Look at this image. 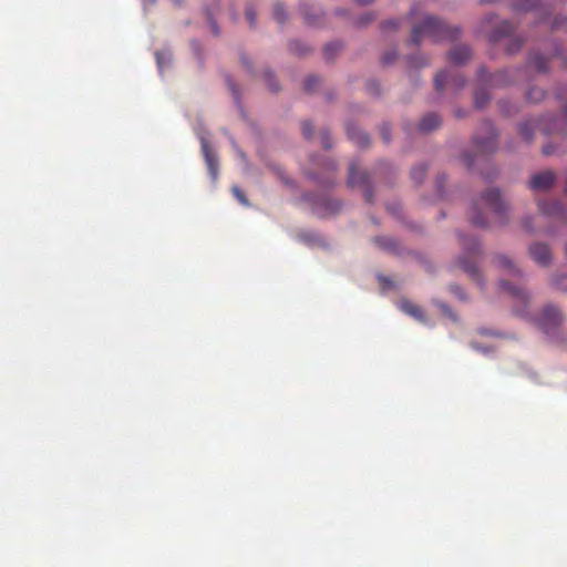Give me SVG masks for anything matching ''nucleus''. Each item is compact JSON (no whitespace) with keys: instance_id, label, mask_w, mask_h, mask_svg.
Masks as SVG:
<instances>
[{"instance_id":"obj_1","label":"nucleus","mask_w":567,"mask_h":567,"mask_svg":"<svg viewBox=\"0 0 567 567\" xmlns=\"http://www.w3.org/2000/svg\"><path fill=\"white\" fill-rule=\"evenodd\" d=\"M483 209L491 212L499 225H504L508 220V207L502 199L498 189H487L480 198L473 202L467 213L468 220L474 226L486 228L491 223L485 217Z\"/></svg>"},{"instance_id":"obj_2","label":"nucleus","mask_w":567,"mask_h":567,"mask_svg":"<svg viewBox=\"0 0 567 567\" xmlns=\"http://www.w3.org/2000/svg\"><path fill=\"white\" fill-rule=\"evenodd\" d=\"M460 34V29L450 27L435 17L429 16L419 25L412 30L410 42L414 45H420L423 39L429 38L433 42H441L444 40H454Z\"/></svg>"},{"instance_id":"obj_3","label":"nucleus","mask_w":567,"mask_h":567,"mask_svg":"<svg viewBox=\"0 0 567 567\" xmlns=\"http://www.w3.org/2000/svg\"><path fill=\"white\" fill-rule=\"evenodd\" d=\"M473 143L477 152L475 156L472 157L467 153L463 154V162L468 168H472L478 161H485L486 155L496 150V133L489 121L482 123L481 133L474 136Z\"/></svg>"},{"instance_id":"obj_4","label":"nucleus","mask_w":567,"mask_h":567,"mask_svg":"<svg viewBox=\"0 0 567 567\" xmlns=\"http://www.w3.org/2000/svg\"><path fill=\"white\" fill-rule=\"evenodd\" d=\"M544 121H540L539 123H536L534 121H527L519 125V134L520 136L526 141L530 142L535 131L540 128L544 131L547 135H554L556 133H566L567 127V107L564 110V114L560 118H554L550 124L545 125L543 123Z\"/></svg>"},{"instance_id":"obj_5","label":"nucleus","mask_w":567,"mask_h":567,"mask_svg":"<svg viewBox=\"0 0 567 567\" xmlns=\"http://www.w3.org/2000/svg\"><path fill=\"white\" fill-rule=\"evenodd\" d=\"M499 287L503 290L507 291L515 299L516 303L514 306V310H515L516 315L520 316L523 318H528L529 317V313L527 311V306H528V301H529L528 293L524 289H522L517 286H514L504 279L499 280Z\"/></svg>"},{"instance_id":"obj_6","label":"nucleus","mask_w":567,"mask_h":567,"mask_svg":"<svg viewBox=\"0 0 567 567\" xmlns=\"http://www.w3.org/2000/svg\"><path fill=\"white\" fill-rule=\"evenodd\" d=\"M536 322L546 334H550L554 333L563 322V316L556 307L547 306L543 309Z\"/></svg>"},{"instance_id":"obj_7","label":"nucleus","mask_w":567,"mask_h":567,"mask_svg":"<svg viewBox=\"0 0 567 567\" xmlns=\"http://www.w3.org/2000/svg\"><path fill=\"white\" fill-rule=\"evenodd\" d=\"M465 85V79L461 74L447 70L439 72L434 78L435 90L441 93L445 86L458 91Z\"/></svg>"},{"instance_id":"obj_8","label":"nucleus","mask_w":567,"mask_h":567,"mask_svg":"<svg viewBox=\"0 0 567 567\" xmlns=\"http://www.w3.org/2000/svg\"><path fill=\"white\" fill-rule=\"evenodd\" d=\"M477 79L482 84L489 86L507 85L515 81L513 75H509L508 71H499L494 74H488L485 69H480Z\"/></svg>"},{"instance_id":"obj_9","label":"nucleus","mask_w":567,"mask_h":567,"mask_svg":"<svg viewBox=\"0 0 567 567\" xmlns=\"http://www.w3.org/2000/svg\"><path fill=\"white\" fill-rule=\"evenodd\" d=\"M348 184L351 187L354 186H362L368 187L369 186V176L365 172H359L358 165L355 163H351L349 167V178ZM365 199L369 203H372V192L370 188L365 189Z\"/></svg>"},{"instance_id":"obj_10","label":"nucleus","mask_w":567,"mask_h":567,"mask_svg":"<svg viewBox=\"0 0 567 567\" xmlns=\"http://www.w3.org/2000/svg\"><path fill=\"white\" fill-rule=\"evenodd\" d=\"M538 208L542 214L567 221V213L559 200H539Z\"/></svg>"},{"instance_id":"obj_11","label":"nucleus","mask_w":567,"mask_h":567,"mask_svg":"<svg viewBox=\"0 0 567 567\" xmlns=\"http://www.w3.org/2000/svg\"><path fill=\"white\" fill-rule=\"evenodd\" d=\"M556 175L551 171L534 174L529 181L533 190H548L555 183Z\"/></svg>"},{"instance_id":"obj_12","label":"nucleus","mask_w":567,"mask_h":567,"mask_svg":"<svg viewBox=\"0 0 567 567\" xmlns=\"http://www.w3.org/2000/svg\"><path fill=\"white\" fill-rule=\"evenodd\" d=\"M529 256L538 265L546 267L551 261V254L549 247L545 244H534L529 247Z\"/></svg>"},{"instance_id":"obj_13","label":"nucleus","mask_w":567,"mask_h":567,"mask_svg":"<svg viewBox=\"0 0 567 567\" xmlns=\"http://www.w3.org/2000/svg\"><path fill=\"white\" fill-rule=\"evenodd\" d=\"M202 151L208 167V172L212 178L216 179L218 175V159L217 156L210 150L208 142L204 138L202 140Z\"/></svg>"},{"instance_id":"obj_14","label":"nucleus","mask_w":567,"mask_h":567,"mask_svg":"<svg viewBox=\"0 0 567 567\" xmlns=\"http://www.w3.org/2000/svg\"><path fill=\"white\" fill-rule=\"evenodd\" d=\"M516 27L508 20H503L497 28L488 34V41L492 43L498 42L505 37L514 33Z\"/></svg>"},{"instance_id":"obj_15","label":"nucleus","mask_w":567,"mask_h":567,"mask_svg":"<svg viewBox=\"0 0 567 567\" xmlns=\"http://www.w3.org/2000/svg\"><path fill=\"white\" fill-rule=\"evenodd\" d=\"M341 207V204L337 199L322 198L316 204L315 209L318 215L326 217L328 215L337 213Z\"/></svg>"},{"instance_id":"obj_16","label":"nucleus","mask_w":567,"mask_h":567,"mask_svg":"<svg viewBox=\"0 0 567 567\" xmlns=\"http://www.w3.org/2000/svg\"><path fill=\"white\" fill-rule=\"evenodd\" d=\"M449 60L451 63L461 65L472 56V51L467 45H457L449 51Z\"/></svg>"},{"instance_id":"obj_17","label":"nucleus","mask_w":567,"mask_h":567,"mask_svg":"<svg viewBox=\"0 0 567 567\" xmlns=\"http://www.w3.org/2000/svg\"><path fill=\"white\" fill-rule=\"evenodd\" d=\"M441 116L436 113H429L422 117L417 125V130L422 133H429L441 125Z\"/></svg>"},{"instance_id":"obj_18","label":"nucleus","mask_w":567,"mask_h":567,"mask_svg":"<svg viewBox=\"0 0 567 567\" xmlns=\"http://www.w3.org/2000/svg\"><path fill=\"white\" fill-rule=\"evenodd\" d=\"M399 308L401 311L411 316L412 318H414L415 320H417L420 322L426 321L424 311L419 306H416L415 303H413L409 300H402L399 305Z\"/></svg>"},{"instance_id":"obj_19","label":"nucleus","mask_w":567,"mask_h":567,"mask_svg":"<svg viewBox=\"0 0 567 567\" xmlns=\"http://www.w3.org/2000/svg\"><path fill=\"white\" fill-rule=\"evenodd\" d=\"M549 58L539 53H533L528 58V66L533 68L539 73H545L548 70Z\"/></svg>"},{"instance_id":"obj_20","label":"nucleus","mask_w":567,"mask_h":567,"mask_svg":"<svg viewBox=\"0 0 567 567\" xmlns=\"http://www.w3.org/2000/svg\"><path fill=\"white\" fill-rule=\"evenodd\" d=\"M347 134L359 147H367L370 143L369 136L363 131L352 125L347 127Z\"/></svg>"},{"instance_id":"obj_21","label":"nucleus","mask_w":567,"mask_h":567,"mask_svg":"<svg viewBox=\"0 0 567 567\" xmlns=\"http://www.w3.org/2000/svg\"><path fill=\"white\" fill-rule=\"evenodd\" d=\"M494 262L496 264V266L499 269L506 271L511 276H514V277H520L522 276L520 270L506 256H497V257H495Z\"/></svg>"},{"instance_id":"obj_22","label":"nucleus","mask_w":567,"mask_h":567,"mask_svg":"<svg viewBox=\"0 0 567 567\" xmlns=\"http://www.w3.org/2000/svg\"><path fill=\"white\" fill-rule=\"evenodd\" d=\"M460 266L461 268L468 274L472 280L477 282L478 285H482V275L478 271L477 267L474 262L467 260L466 258H460Z\"/></svg>"},{"instance_id":"obj_23","label":"nucleus","mask_w":567,"mask_h":567,"mask_svg":"<svg viewBox=\"0 0 567 567\" xmlns=\"http://www.w3.org/2000/svg\"><path fill=\"white\" fill-rule=\"evenodd\" d=\"M542 4V0H516L513 10L516 12H528L537 10Z\"/></svg>"},{"instance_id":"obj_24","label":"nucleus","mask_w":567,"mask_h":567,"mask_svg":"<svg viewBox=\"0 0 567 567\" xmlns=\"http://www.w3.org/2000/svg\"><path fill=\"white\" fill-rule=\"evenodd\" d=\"M489 102V95L483 87H478L474 93V103L477 109H483Z\"/></svg>"},{"instance_id":"obj_25","label":"nucleus","mask_w":567,"mask_h":567,"mask_svg":"<svg viewBox=\"0 0 567 567\" xmlns=\"http://www.w3.org/2000/svg\"><path fill=\"white\" fill-rule=\"evenodd\" d=\"M462 245L470 255H476L481 251L480 243L475 238H462Z\"/></svg>"},{"instance_id":"obj_26","label":"nucleus","mask_w":567,"mask_h":567,"mask_svg":"<svg viewBox=\"0 0 567 567\" xmlns=\"http://www.w3.org/2000/svg\"><path fill=\"white\" fill-rule=\"evenodd\" d=\"M425 173H426V166H424V165L415 166L411 171V177L416 184H420L424 179Z\"/></svg>"},{"instance_id":"obj_27","label":"nucleus","mask_w":567,"mask_h":567,"mask_svg":"<svg viewBox=\"0 0 567 567\" xmlns=\"http://www.w3.org/2000/svg\"><path fill=\"white\" fill-rule=\"evenodd\" d=\"M526 96L528 101L537 103L544 99L545 92L540 89L533 87L527 92Z\"/></svg>"},{"instance_id":"obj_28","label":"nucleus","mask_w":567,"mask_h":567,"mask_svg":"<svg viewBox=\"0 0 567 567\" xmlns=\"http://www.w3.org/2000/svg\"><path fill=\"white\" fill-rule=\"evenodd\" d=\"M523 40L520 38H513L509 42V44L506 47V52L508 54H514L516 52H518L523 45Z\"/></svg>"},{"instance_id":"obj_29","label":"nucleus","mask_w":567,"mask_h":567,"mask_svg":"<svg viewBox=\"0 0 567 567\" xmlns=\"http://www.w3.org/2000/svg\"><path fill=\"white\" fill-rule=\"evenodd\" d=\"M341 50V44L340 43H329L324 47V50H323V53H324V56L330 60L332 59L333 54H336L337 52H339Z\"/></svg>"},{"instance_id":"obj_30","label":"nucleus","mask_w":567,"mask_h":567,"mask_svg":"<svg viewBox=\"0 0 567 567\" xmlns=\"http://www.w3.org/2000/svg\"><path fill=\"white\" fill-rule=\"evenodd\" d=\"M320 79L315 75H310L305 81V90L307 92H313L316 87L319 85Z\"/></svg>"},{"instance_id":"obj_31","label":"nucleus","mask_w":567,"mask_h":567,"mask_svg":"<svg viewBox=\"0 0 567 567\" xmlns=\"http://www.w3.org/2000/svg\"><path fill=\"white\" fill-rule=\"evenodd\" d=\"M551 285L557 289L567 290V275L554 277Z\"/></svg>"},{"instance_id":"obj_32","label":"nucleus","mask_w":567,"mask_h":567,"mask_svg":"<svg viewBox=\"0 0 567 567\" xmlns=\"http://www.w3.org/2000/svg\"><path fill=\"white\" fill-rule=\"evenodd\" d=\"M274 18L281 24L286 20V12L281 4H276L274 7Z\"/></svg>"},{"instance_id":"obj_33","label":"nucleus","mask_w":567,"mask_h":567,"mask_svg":"<svg viewBox=\"0 0 567 567\" xmlns=\"http://www.w3.org/2000/svg\"><path fill=\"white\" fill-rule=\"evenodd\" d=\"M231 192H233L234 196L238 199V202L240 204H243L244 206H248L249 205L248 199H247L245 193L238 186H234L231 188Z\"/></svg>"},{"instance_id":"obj_34","label":"nucleus","mask_w":567,"mask_h":567,"mask_svg":"<svg viewBox=\"0 0 567 567\" xmlns=\"http://www.w3.org/2000/svg\"><path fill=\"white\" fill-rule=\"evenodd\" d=\"M553 30L565 29L567 31V17L555 18L551 24Z\"/></svg>"},{"instance_id":"obj_35","label":"nucleus","mask_w":567,"mask_h":567,"mask_svg":"<svg viewBox=\"0 0 567 567\" xmlns=\"http://www.w3.org/2000/svg\"><path fill=\"white\" fill-rule=\"evenodd\" d=\"M265 80H266V83L268 85V87L272 91V92H277L278 91V84L276 82V79L275 76L270 73V72H266L265 73Z\"/></svg>"},{"instance_id":"obj_36","label":"nucleus","mask_w":567,"mask_h":567,"mask_svg":"<svg viewBox=\"0 0 567 567\" xmlns=\"http://www.w3.org/2000/svg\"><path fill=\"white\" fill-rule=\"evenodd\" d=\"M498 105L501 112L505 115H512L514 112H516V107L507 102L501 101Z\"/></svg>"},{"instance_id":"obj_37","label":"nucleus","mask_w":567,"mask_h":567,"mask_svg":"<svg viewBox=\"0 0 567 567\" xmlns=\"http://www.w3.org/2000/svg\"><path fill=\"white\" fill-rule=\"evenodd\" d=\"M301 131L306 138H308V140L311 138L312 133H313V127L310 122L303 121L301 124Z\"/></svg>"},{"instance_id":"obj_38","label":"nucleus","mask_w":567,"mask_h":567,"mask_svg":"<svg viewBox=\"0 0 567 567\" xmlns=\"http://www.w3.org/2000/svg\"><path fill=\"white\" fill-rule=\"evenodd\" d=\"M399 24H400V21L396 19L386 20L382 23V30L386 31V30L391 29V30L395 31V30H398Z\"/></svg>"},{"instance_id":"obj_39","label":"nucleus","mask_w":567,"mask_h":567,"mask_svg":"<svg viewBox=\"0 0 567 567\" xmlns=\"http://www.w3.org/2000/svg\"><path fill=\"white\" fill-rule=\"evenodd\" d=\"M395 59H396V52L391 51V52H386L383 54L381 62L383 65H388V64L392 63Z\"/></svg>"},{"instance_id":"obj_40","label":"nucleus","mask_w":567,"mask_h":567,"mask_svg":"<svg viewBox=\"0 0 567 567\" xmlns=\"http://www.w3.org/2000/svg\"><path fill=\"white\" fill-rule=\"evenodd\" d=\"M246 18L250 24V27H255L256 24V13L252 8L248 7L246 9Z\"/></svg>"},{"instance_id":"obj_41","label":"nucleus","mask_w":567,"mask_h":567,"mask_svg":"<svg viewBox=\"0 0 567 567\" xmlns=\"http://www.w3.org/2000/svg\"><path fill=\"white\" fill-rule=\"evenodd\" d=\"M367 89H368V91H369L370 93H372V94L379 95V93H380V92H379V84H378V82H377V81H372V80H371V81H369V82L367 83Z\"/></svg>"},{"instance_id":"obj_42","label":"nucleus","mask_w":567,"mask_h":567,"mask_svg":"<svg viewBox=\"0 0 567 567\" xmlns=\"http://www.w3.org/2000/svg\"><path fill=\"white\" fill-rule=\"evenodd\" d=\"M321 143L324 148H330L332 146L331 137L328 132L321 133Z\"/></svg>"},{"instance_id":"obj_43","label":"nucleus","mask_w":567,"mask_h":567,"mask_svg":"<svg viewBox=\"0 0 567 567\" xmlns=\"http://www.w3.org/2000/svg\"><path fill=\"white\" fill-rule=\"evenodd\" d=\"M375 243L384 248H391L393 246V240L390 238H375Z\"/></svg>"},{"instance_id":"obj_44","label":"nucleus","mask_w":567,"mask_h":567,"mask_svg":"<svg viewBox=\"0 0 567 567\" xmlns=\"http://www.w3.org/2000/svg\"><path fill=\"white\" fill-rule=\"evenodd\" d=\"M410 64L413 65V66H424L427 64V61L423 58H411L410 59Z\"/></svg>"},{"instance_id":"obj_45","label":"nucleus","mask_w":567,"mask_h":567,"mask_svg":"<svg viewBox=\"0 0 567 567\" xmlns=\"http://www.w3.org/2000/svg\"><path fill=\"white\" fill-rule=\"evenodd\" d=\"M450 288H451V291H452L455 296H457L460 299H462V300H464V299H465V295H464V292H463V290H462V288H461L460 286H457V285H453V286H451Z\"/></svg>"},{"instance_id":"obj_46","label":"nucleus","mask_w":567,"mask_h":567,"mask_svg":"<svg viewBox=\"0 0 567 567\" xmlns=\"http://www.w3.org/2000/svg\"><path fill=\"white\" fill-rule=\"evenodd\" d=\"M381 136L385 143H389L391 140L390 128L388 126H383L381 128Z\"/></svg>"},{"instance_id":"obj_47","label":"nucleus","mask_w":567,"mask_h":567,"mask_svg":"<svg viewBox=\"0 0 567 567\" xmlns=\"http://www.w3.org/2000/svg\"><path fill=\"white\" fill-rule=\"evenodd\" d=\"M227 84H228V87L234 93L235 97L238 99V93H237V90H236V85H235V83L229 78L227 79Z\"/></svg>"},{"instance_id":"obj_48","label":"nucleus","mask_w":567,"mask_h":567,"mask_svg":"<svg viewBox=\"0 0 567 567\" xmlns=\"http://www.w3.org/2000/svg\"><path fill=\"white\" fill-rule=\"evenodd\" d=\"M543 153L545 155H550V154L554 153V148L551 147V145H546V146L543 147Z\"/></svg>"},{"instance_id":"obj_49","label":"nucleus","mask_w":567,"mask_h":567,"mask_svg":"<svg viewBox=\"0 0 567 567\" xmlns=\"http://www.w3.org/2000/svg\"><path fill=\"white\" fill-rule=\"evenodd\" d=\"M410 14H411L412 17H415V16H417V14H419V6H417V4L412 6V8H411V10H410Z\"/></svg>"},{"instance_id":"obj_50","label":"nucleus","mask_w":567,"mask_h":567,"mask_svg":"<svg viewBox=\"0 0 567 567\" xmlns=\"http://www.w3.org/2000/svg\"><path fill=\"white\" fill-rule=\"evenodd\" d=\"M210 27H212V30H213L214 34L218 35L219 34V29H218V27H217L215 21L210 22Z\"/></svg>"},{"instance_id":"obj_51","label":"nucleus","mask_w":567,"mask_h":567,"mask_svg":"<svg viewBox=\"0 0 567 567\" xmlns=\"http://www.w3.org/2000/svg\"><path fill=\"white\" fill-rule=\"evenodd\" d=\"M480 333L483 334V336H487V334H491V336H498L497 333L495 332H491L489 330L487 329H480Z\"/></svg>"},{"instance_id":"obj_52","label":"nucleus","mask_w":567,"mask_h":567,"mask_svg":"<svg viewBox=\"0 0 567 567\" xmlns=\"http://www.w3.org/2000/svg\"><path fill=\"white\" fill-rule=\"evenodd\" d=\"M529 220H530L529 218H526V219L523 221V226H524V228H525V229H527V230H529V231H530V230H533V228H532V226L529 225Z\"/></svg>"},{"instance_id":"obj_53","label":"nucleus","mask_w":567,"mask_h":567,"mask_svg":"<svg viewBox=\"0 0 567 567\" xmlns=\"http://www.w3.org/2000/svg\"><path fill=\"white\" fill-rule=\"evenodd\" d=\"M442 184H443V177H439L437 178V189H439L440 196H442V192H441Z\"/></svg>"},{"instance_id":"obj_54","label":"nucleus","mask_w":567,"mask_h":567,"mask_svg":"<svg viewBox=\"0 0 567 567\" xmlns=\"http://www.w3.org/2000/svg\"><path fill=\"white\" fill-rule=\"evenodd\" d=\"M472 347L475 349V350H478V351H482V352H487L488 350L486 348H481L478 344L476 343H472Z\"/></svg>"},{"instance_id":"obj_55","label":"nucleus","mask_w":567,"mask_h":567,"mask_svg":"<svg viewBox=\"0 0 567 567\" xmlns=\"http://www.w3.org/2000/svg\"><path fill=\"white\" fill-rule=\"evenodd\" d=\"M333 183H334V179L332 177H328L327 181L324 182V185L331 186V185H333Z\"/></svg>"},{"instance_id":"obj_56","label":"nucleus","mask_w":567,"mask_h":567,"mask_svg":"<svg viewBox=\"0 0 567 567\" xmlns=\"http://www.w3.org/2000/svg\"><path fill=\"white\" fill-rule=\"evenodd\" d=\"M357 1L361 4H368V3L372 2L373 0H357Z\"/></svg>"},{"instance_id":"obj_57","label":"nucleus","mask_w":567,"mask_h":567,"mask_svg":"<svg viewBox=\"0 0 567 567\" xmlns=\"http://www.w3.org/2000/svg\"><path fill=\"white\" fill-rule=\"evenodd\" d=\"M306 21L308 24H315V21L308 16H306Z\"/></svg>"},{"instance_id":"obj_58","label":"nucleus","mask_w":567,"mask_h":567,"mask_svg":"<svg viewBox=\"0 0 567 567\" xmlns=\"http://www.w3.org/2000/svg\"><path fill=\"white\" fill-rule=\"evenodd\" d=\"M334 169H336V165H334V163L330 162V163H329V171H330V172H333Z\"/></svg>"},{"instance_id":"obj_59","label":"nucleus","mask_w":567,"mask_h":567,"mask_svg":"<svg viewBox=\"0 0 567 567\" xmlns=\"http://www.w3.org/2000/svg\"><path fill=\"white\" fill-rule=\"evenodd\" d=\"M371 20H372V18H371V17H367V18L362 21V23H368V22H370Z\"/></svg>"},{"instance_id":"obj_60","label":"nucleus","mask_w":567,"mask_h":567,"mask_svg":"<svg viewBox=\"0 0 567 567\" xmlns=\"http://www.w3.org/2000/svg\"><path fill=\"white\" fill-rule=\"evenodd\" d=\"M485 20H486V22H488V23H489V22H492L493 17H492V16H487V17L485 18Z\"/></svg>"},{"instance_id":"obj_61","label":"nucleus","mask_w":567,"mask_h":567,"mask_svg":"<svg viewBox=\"0 0 567 567\" xmlns=\"http://www.w3.org/2000/svg\"><path fill=\"white\" fill-rule=\"evenodd\" d=\"M456 116H457V117H461V116H463V114H462L461 112H457V113H456Z\"/></svg>"},{"instance_id":"obj_62","label":"nucleus","mask_w":567,"mask_h":567,"mask_svg":"<svg viewBox=\"0 0 567 567\" xmlns=\"http://www.w3.org/2000/svg\"><path fill=\"white\" fill-rule=\"evenodd\" d=\"M175 3L179 4L181 0H173Z\"/></svg>"}]
</instances>
